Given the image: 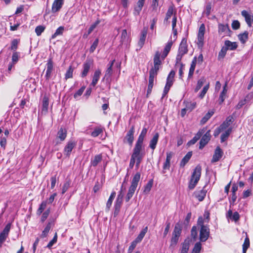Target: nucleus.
Segmentation results:
<instances>
[{
	"instance_id": "42",
	"label": "nucleus",
	"mask_w": 253,
	"mask_h": 253,
	"mask_svg": "<svg viewBox=\"0 0 253 253\" xmlns=\"http://www.w3.org/2000/svg\"><path fill=\"white\" fill-rule=\"evenodd\" d=\"M227 90L226 89V84H225L224 85V86L223 87V90L221 91V92L220 94V96H219V104L222 103L223 102V101H224V100L226 98V94L227 93Z\"/></svg>"
},
{
	"instance_id": "60",
	"label": "nucleus",
	"mask_w": 253,
	"mask_h": 253,
	"mask_svg": "<svg viewBox=\"0 0 253 253\" xmlns=\"http://www.w3.org/2000/svg\"><path fill=\"white\" fill-rule=\"evenodd\" d=\"M191 236L194 240H196L197 238V228L196 226H193L191 229Z\"/></svg>"
},
{
	"instance_id": "30",
	"label": "nucleus",
	"mask_w": 253,
	"mask_h": 253,
	"mask_svg": "<svg viewBox=\"0 0 253 253\" xmlns=\"http://www.w3.org/2000/svg\"><path fill=\"white\" fill-rule=\"evenodd\" d=\"M225 47L227 48V49L229 50H235L238 47V44L236 42H231L230 41L227 40L225 41Z\"/></svg>"
},
{
	"instance_id": "32",
	"label": "nucleus",
	"mask_w": 253,
	"mask_h": 253,
	"mask_svg": "<svg viewBox=\"0 0 253 253\" xmlns=\"http://www.w3.org/2000/svg\"><path fill=\"white\" fill-rule=\"evenodd\" d=\"M67 136V130L61 127L57 132V137L61 141H64Z\"/></svg>"
},
{
	"instance_id": "38",
	"label": "nucleus",
	"mask_w": 253,
	"mask_h": 253,
	"mask_svg": "<svg viewBox=\"0 0 253 253\" xmlns=\"http://www.w3.org/2000/svg\"><path fill=\"white\" fill-rule=\"evenodd\" d=\"M182 228L180 224H176L174 230L172 233V236L179 237L181 233Z\"/></svg>"
},
{
	"instance_id": "25",
	"label": "nucleus",
	"mask_w": 253,
	"mask_h": 253,
	"mask_svg": "<svg viewBox=\"0 0 253 253\" xmlns=\"http://www.w3.org/2000/svg\"><path fill=\"white\" fill-rule=\"evenodd\" d=\"M101 75V71L99 69L96 70L94 73L92 78V81L90 84L91 85L95 86L97 84Z\"/></svg>"
},
{
	"instance_id": "5",
	"label": "nucleus",
	"mask_w": 253,
	"mask_h": 253,
	"mask_svg": "<svg viewBox=\"0 0 253 253\" xmlns=\"http://www.w3.org/2000/svg\"><path fill=\"white\" fill-rule=\"evenodd\" d=\"M161 53L159 51H157L154 57V67L150 69V71H153L154 72L158 74L160 69L162 62L160 60Z\"/></svg>"
},
{
	"instance_id": "44",
	"label": "nucleus",
	"mask_w": 253,
	"mask_h": 253,
	"mask_svg": "<svg viewBox=\"0 0 253 253\" xmlns=\"http://www.w3.org/2000/svg\"><path fill=\"white\" fill-rule=\"evenodd\" d=\"M64 31V27L63 26H60L56 30L54 34H53L51 36V39H55L57 36L62 35L63 32Z\"/></svg>"
},
{
	"instance_id": "17",
	"label": "nucleus",
	"mask_w": 253,
	"mask_h": 253,
	"mask_svg": "<svg viewBox=\"0 0 253 253\" xmlns=\"http://www.w3.org/2000/svg\"><path fill=\"white\" fill-rule=\"evenodd\" d=\"M223 154V152L221 148L217 146L214 151V154L213 155L211 162L215 163L218 162L222 157Z\"/></svg>"
},
{
	"instance_id": "55",
	"label": "nucleus",
	"mask_w": 253,
	"mask_h": 253,
	"mask_svg": "<svg viewBox=\"0 0 253 253\" xmlns=\"http://www.w3.org/2000/svg\"><path fill=\"white\" fill-rule=\"evenodd\" d=\"M45 27L43 26L40 25L37 26L35 29V32L37 36H40L42 33L44 31Z\"/></svg>"
},
{
	"instance_id": "50",
	"label": "nucleus",
	"mask_w": 253,
	"mask_h": 253,
	"mask_svg": "<svg viewBox=\"0 0 253 253\" xmlns=\"http://www.w3.org/2000/svg\"><path fill=\"white\" fill-rule=\"evenodd\" d=\"M202 249V245L201 243L198 242L195 244L193 249L192 253H199Z\"/></svg>"
},
{
	"instance_id": "2",
	"label": "nucleus",
	"mask_w": 253,
	"mask_h": 253,
	"mask_svg": "<svg viewBox=\"0 0 253 253\" xmlns=\"http://www.w3.org/2000/svg\"><path fill=\"white\" fill-rule=\"evenodd\" d=\"M140 178V173L137 172L133 176L132 180L131 185L129 188L128 192L126 197V201L128 202L131 198L133 196L135 191L138 186V182Z\"/></svg>"
},
{
	"instance_id": "27",
	"label": "nucleus",
	"mask_w": 253,
	"mask_h": 253,
	"mask_svg": "<svg viewBox=\"0 0 253 253\" xmlns=\"http://www.w3.org/2000/svg\"><path fill=\"white\" fill-rule=\"evenodd\" d=\"M172 45V42L171 41H169L166 44L161 57L163 59H164L168 55L169 51L170 50L171 46Z\"/></svg>"
},
{
	"instance_id": "61",
	"label": "nucleus",
	"mask_w": 253,
	"mask_h": 253,
	"mask_svg": "<svg viewBox=\"0 0 253 253\" xmlns=\"http://www.w3.org/2000/svg\"><path fill=\"white\" fill-rule=\"evenodd\" d=\"M57 233H55L54 237L53 239L48 243L47 244L46 247L50 249L51 248V247L53 245L54 243H55L57 242Z\"/></svg>"
},
{
	"instance_id": "58",
	"label": "nucleus",
	"mask_w": 253,
	"mask_h": 253,
	"mask_svg": "<svg viewBox=\"0 0 253 253\" xmlns=\"http://www.w3.org/2000/svg\"><path fill=\"white\" fill-rule=\"evenodd\" d=\"M100 23V20L97 19L94 23L92 24L88 30V34H90Z\"/></svg>"
},
{
	"instance_id": "4",
	"label": "nucleus",
	"mask_w": 253,
	"mask_h": 253,
	"mask_svg": "<svg viewBox=\"0 0 253 253\" xmlns=\"http://www.w3.org/2000/svg\"><path fill=\"white\" fill-rule=\"evenodd\" d=\"M205 33V26L202 24L199 29L197 43L199 47H202L204 44V35Z\"/></svg>"
},
{
	"instance_id": "16",
	"label": "nucleus",
	"mask_w": 253,
	"mask_h": 253,
	"mask_svg": "<svg viewBox=\"0 0 253 253\" xmlns=\"http://www.w3.org/2000/svg\"><path fill=\"white\" fill-rule=\"evenodd\" d=\"M48 105H49V98L46 95H44L42 100V110L41 113L42 114L45 115L47 112L48 109Z\"/></svg>"
},
{
	"instance_id": "22",
	"label": "nucleus",
	"mask_w": 253,
	"mask_h": 253,
	"mask_svg": "<svg viewBox=\"0 0 253 253\" xmlns=\"http://www.w3.org/2000/svg\"><path fill=\"white\" fill-rule=\"evenodd\" d=\"M205 130L204 129H200L198 132L196 133L195 136L188 142V145H193L200 138L202 135L205 132Z\"/></svg>"
},
{
	"instance_id": "28",
	"label": "nucleus",
	"mask_w": 253,
	"mask_h": 253,
	"mask_svg": "<svg viewBox=\"0 0 253 253\" xmlns=\"http://www.w3.org/2000/svg\"><path fill=\"white\" fill-rule=\"evenodd\" d=\"M123 200L116 199L114 206V215L116 216L118 215L122 204Z\"/></svg>"
},
{
	"instance_id": "10",
	"label": "nucleus",
	"mask_w": 253,
	"mask_h": 253,
	"mask_svg": "<svg viewBox=\"0 0 253 253\" xmlns=\"http://www.w3.org/2000/svg\"><path fill=\"white\" fill-rule=\"evenodd\" d=\"M53 70V63L52 58H50L46 63V70L45 78L46 80H49L51 77V74Z\"/></svg>"
},
{
	"instance_id": "39",
	"label": "nucleus",
	"mask_w": 253,
	"mask_h": 253,
	"mask_svg": "<svg viewBox=\"0 0 253 253\" xmlns=\"http://www.w3.org/2000/svg\"><path fill=\"white\" fill-rule=\"evenodd\" d=\"M185 108L189 112L192 111L196 106V103L195 102L184 101Z\"/></svg>"
},
{
	"instance_id": "43",
	"label": "nucleus",
	"mask_w": 253,
	"mask_h": 253,
	"mask_svg": "<svg viewBox=\"0 0 253 253\" xmlns=\"http://www.w3.org/2000/svg\"><path fill=\"white\" fill-rule=\"evenodd\" d=\"M206 82V79L204 77L201 78L197 82V85L195 88V92H197L203 85Z\"/></svg>"
},
{
	"instance_id": "45",
	"label": "nucleus",
	"mask_w": 253,
	"mask_h": 253,
	"mask_svg": "<svg viewBox=\"0 0 253 253\" xmlns=\"http://www.w3.org/2000/svg\"><path fill=\"white\" fill-rule=\"evenodd\" d=\"M189 248L188 241H185L182 244V248L180 253H187Z\"/></svg>"
},
{
	"instance_id": "56",
	"label": "nucleus",
	"mask_w": 253,
	"mask_h": 253,
	"mask_svg": "<svg viewBox=\"0 0 253 253\" xmlns=\"http://www.w3.org/2000/svg\"><path fill=\"white\" fill-rule=\"evenodd\" d=\"M213 112H209L208 113H207L205 116L202 118L201 120V122L202 124H205L207 122V121L211 117V116L213 115Z\"/></svg>"
},
{
	"instance_id": "40",
	"label": "nucleus",
	"mask_w": 253,
	"mask_h": 253,
	"mask_svg": "<svg viewBox=\"0 0 253 253\" xmlns=\"http://www.w3.org/2000/svg\"><path fill=\"white\" fill-rule=\"evenodd\" d=\"M147 230H148V227L146 226L141 230V231L140 232L139 234L138 235L137 238L135 239V240H136L137 242L140 243L142 241L143 238H144L145 235L146 234V233L147 232Z\"/></svg>"
},
{
	"instance_id": "24",
	"label": "nucleus",
	"mask_w": 253,
	"mask_h": 253,
	"mask_svg": "<svg viewBox=\"0 0 253 253\" xmlns=\"http://www.w3.org/2000/svg\"><path fill=\"white\" fill-rule=\"evenodd\" d=\"M147 34V29L146 28H144L141 32L140 39L138 43V45L140 46V47H142L145 42Z\"/></svg>"
},
{
	"instance_id": "9",
	"label": "nucleus",
	"mask_w": 253,
	"mask_h": 253,
	"mask_svg": "<svg viewBox=\"0 0 253 253\" xmlns=\"http://www.w3.org/2000/svg\"><path fill=\"white\" fill-rule=\"evenodd\" d=\"M93 65V61L91 60L87 59L83 64V70L81 73V77L84 78L86 77L91 68Z\"/></svg>"
},
{
	"instance_id": "20",
	"label": "nucleus",
	"mask_w": 253,
	"mask_h": 253,
	"mask_svg": "<svg viewBox=\"0 0 253 253\" xmlns=\"http://www.w3.org/2000/svg\"><path fill=\"white\" fill-rule=\"evenodd\" d=\"M188 52L187 40L185 39H183L179 45L178 49V53L184 55Z\"/></svg>"
},
{
	"instance_id": "21",
	"label": "nucleus",
	"mask_w": 253,
	"mask_h": 253,
	"mask_svg": "<svg viewBox=\"0 0 253 253\" xmlns=\"http://www.w3.org/2000/svg\"><path fill=\"white\" fill-rule=\"evenodd\" d=\"M145 0H139L136 5L134 6L133 14L135 16L138 15L144 5Z\"/></svg>"
},
{
	"instance_id": "54",
	"label": "nucleus",
	"mask_w": 253,
	"mask_h": 253,
	"mask_svg": "<svg viewBox=\"0 0 253 253\" xmlns=\"http://www.w3.org/2000/svg\"><path fill=\"white\" fill-rule=\"evenodd\" d=\"M209 88V84H208L206 85L204 87L202 90L201 91V92H200V93L199 95V97L201 99H202L204 98L206 93H207V91L208 90Z\"/></svg>"
},
{
	"instance_id": "7",
	"label": "nucleus",
	"mask_w": 253,
	"mask_h": 253,
	"mask_svg": "<svg viewBox=\"0 0 253 253\" xmlns=\"http://www.w3.org/2000/svg\"><path fill=\"white\" fill-rule=\"evenodd\" d=\"M76 146V142L73 140H69L65 147H64V150H63V153L64 155H65L66 157H69L70 156V154L71 153V152L72 150L75 148Z\"/></svg>"
},
{
	"instance_id": "47",
	"label": "nucleus",
	"mask_w": 253,
	"mask_h": 253,
	"mask_svg": "<svg viewBox=\"0 0 253 253\" xmlns=\"http://www.w3.org/2000/svg\"><path fill=\"white\" fill-rule=\"evenodd\" d=\"M173 13V6H170L166 13V18L165 21H168L169 19L171 17Z\"/></svg>"
},
{
	"instance_id": "6",
	"label": "nucleus",
	"mask_w": 253,
	"mask_h": 253,
	"mask_svg": "<svg viewBox=\"0 0 253 253\" xmlns=\"http://www.w3.org/2000/svg\"><path fill=\"white\" fill-rule=\"evenodd\" d=\"M210 229L208 225H203L200 230V240L201 242H205L209 238Z\"/></svg>"
},
{
	"instance_id": "49",
	"label": "nucleus",
	"mask_w": 253,
	"mask_h": 253,
	"mask_svg": "<svg viewBox=\"0 0 253 253\" xmlns=\"http://www.w3.org/2000/svg\"><path fill=\"white\" fill-rule=\"evenodd\" d=\"M153 181L152 179L150 180L147 184L144 186L143 192L148 193L150 192L152 187Z\"/></svg>"
},
{
	"instance_id": "18",
	"label": "nucleus",
	"mask_w": 253,
	"mask_h": 253,
	"mask_svg": "<svg viewBox=\"0 0 253 253\" xmlns=\"http://www.w3.org/2000/svg\"><path fill=\"white\" fill-rule=\"evenodd\" d=\"M205 187H204L201 190H197L194 193V196L198 199L199 201H202L207 193V190L205 189Z\"/></svg>"
},
{
	"instance_id": "41",
	"label": "nucleus",
	"mask_w": 253,
	"mask_h": 253,
	"mask_svg": "<svg viewBox=\"0 0 253 253\" xmlns=\"http://www.w3.org/2000/svg\"><path fill=\"white\" fill-rule=\"evenodd\" d=\"M249 33L247 31L238 35V38L242 43H245L248 39Z\"/></svg>"
},
{
	"instance_id": "11",
	"label": "nucleus",
	"mask_w": 253,
	"mask_h": 253,
	"mask_svg": "<svg viewBox=\"0 0 253 253\" xmlns=\"http://www.w3.org/2000/svg\"><path fill=\"white\" fill-rule=\"evenodd\" d=\"M134 126H132L130 129L127 131V134L125 137L124 142H125L126 140V142L129 144V145H131L134 140Z\"/></svg>"
},
{
	"instance_id": "37",
	"label": "nucleus",
	"mask_w": 253,
	"mask_h": 253,
	"mask_svg": "<svg viewBox=\"0 0 253 253\" xmlns=\"http://www.w3.org/2000/svg\"><path fill=\"white\" fill-rule=\"evenodd\" d=\"M53 225L52 222H49L48 224L46 225V227L42 231V233L41 235V237L42 238L46 237L50 230L52 225Z\"/></svg>"
},
{
	"instance_id": "63",
	"label": "nucleus",
	"mask_w": 253,
	"mask_h": 253,
	"mask_svg": "<svg viewBox=\"0 0 253 253\" xmlns=\"http://www.w3.org/2000/svg\"><path fill=\"white\" fill-rule=\"evenodd\" d=\"M50 211L49 209L45 211L42 214V217H41V221L42 222H43L47 218L49 214Z\"/></svg>"
},
{
	"instance_id": "3",
	"label": "nucleus",
	"mask_w": 253,
	"mask_h": 253,
	"mask_svg": "<svg viewBox=\"0 0 253 253\" xmlns=\"http://www.w3.org/2000/svg\"><path fill=\"white\" fill-rule=\"evenodd\" d=\"M143 145L136 143L133 150L131 157L136 159H143L145 155Z\"/></svg>"
},
{
	"instance_id": "62",
	"label": "nucleus",
	"mask_w": 253,
	"mask_h": 253,
	"mask_svg": "<svg viewBox=\"0 0 253 253\" xmlns=\"http://www.w3.org/2000/svg\"><path fill=\"white\" fill-rule=\"evenodd\" d=\"M178 239L179 237L172 236L170 241V247H174L177 244Z\"/></svg>"
},
{
	"instance_id": "19",
	"label": "nucleus",
	"mask_w": 253,
	"mask_h": 253,
	"mask_svg": "<svg viewBox=\"0 0 253 253\" xmlns=\"http://www.w3.org/2000/svg\"><path fill=\"white\" fill-rule=\"evenodd\" d=\"M64 3L63 0H54L52 5L51 10L55 13L60 10Z\"/></svg>"
},
{
	"instance_id": "14",
	"label": "nucleus",
	"mask_w": 253,
	"mask_h": 253,
	"mask_svg": "<svg viewBox=\"0 0 253 253\" xmlns=\"http://www.w3.org/2000/svg\"><path fill=\"white\" fill-rule=\"evenodd\" d=\"M173 156V153L172 152H169L167 153V157L165 162L164 163L163 167V173L166 172L165 170L169 169L170 168V161Z\"/></svg>"
},
{
	"instance_id": "26",
	"label": "nucleus",
	"mask_w": 253,
	"mask_h": 253,
	"mask_svg": "<svg viewBox=\"0 0 253 253\" xmlns=\"http://www.w3.org/2000/svg\"><path fill=\"white\" fill-rule=\"evenodd\" d=\"M159 136V133L158 132L156 133L153 136L152 139L150 141L149 147L153 150L156 148V145L158 143Z\"/></svg>"
},
{
	"instance_id": "13",
	"label": "nucleus",
	"mask_w": 253,
	"mask_h": 253,
	"mask_svg": "<svg viewBox=\"0 0 253 253\" xmlns=\"http://www.w3.org/2000/svg\"><path fill=\"white\" fill-rule=\"evenodd\" d=\"M242 15L245 18V21L249 27H251L253 23V14L244 10L241 12Z\"/></svg>"
},
{
	"instance_id": "48",
	"label": "nucleus",
	"mask_w": 253,
	"mask_h": 253,
	"mask_svg": "<svg viewBox=\"0 0 253 253\" xmlns=\"http://www.w3.org/2000/svg\"><path fill=\"white\" fill-rule=\"evenodd\" d=\"M74 71V68L72 66H70L65 74V78L67 80L73 77V73Z\"/></svg>"
},
{
	"instance_id": "46",
	"label": "nucleus",
	"mask_w": 253,
	"mask_h": 253,
	"mask_svg": "<svg viewBox=\"0 0 253 253\" xmlns=\"http://www.w3.org/2000/svg\"><path fill=\"white\" fill-rule=\"evenodd\" d=\"M46 207V202L43 201L41 203V204L40 205V207L37 211V214L39 215H41V213L44 211V210L45 209Z\"/></svg>"
},
{
	"instance_id": "29",
	"label": "nucleus",
	"mask_w": 253,
	"mask_h": 253,
	"mask_svg": "<svg viewBox=\"0 0 253 253\" xmlns=\"http://www.w3.org/2000/svg\"><path fill=\"white\" fill-rule=\"evenodd\" d=\"M104 128L101 126H96L94 128L93 131L91 133V136L93 137L98 136L103 132Z\"/></svg>"
},
{
	"instance_id": "53",
	"label": "nucleus",
	"mask_w": 253,
	"mask_h": 253,
	"mask_svg": "<svg viewBox=\"0 0 253 253\" xmlns=\"http://www.w3.org/2000/svg\"><path fill=\"white\" fill-rule=\"evenodd\" d=\"M127 40V34L126 30L122 31L121 37V42L123 43L126 42Z\"/></svg>"
},
{
	"instance_id": "59",
	"label": "nucleus",
	"mask_w": 253,
	"mask_h": 253,
	"mask_svg": "<svg viewBox=\"0 0 253 253\" xmlns=\"http://www.w3.org/2000/svg\"><path fill=\"white\" fill-rule=\"evenodd\" d=\"M99 40L98 39H95V40L94 41L93 43L91 45L90 49L89 51L90 53H92L94 52V51L95 50L96 48L97 47L98 44Z\"/></svg>"
},
{
	"instance_id": "64",
	"label": "nucleus",
	"mask_w": 253,
	"mask_h": 253,
	"mask_svg": "<svg viewBox=\"0 0 253 253\" xmlns=\"http://www.w3.org/2000/svg\"><path fill=\"white\" fill-rule=\"evenodd\" d=\"M240 24L238 20H234L232 23V28L234 30H237L240 28Z\"/></svg>"
},
{
	"instance_id": "57",
	"label": "nucleus",
	"mask_w": 253,
	"mask_h": 253,
	"mask_svg": "<svg viewBox=\"0 0 253 253\" xmlns=\"http://www.w3.org/2000/svg\"><path fill=\"white\" fill-rule=\"evenodd\" d=\"M244 100L247 104L251 103V101L253 100V92H251L249 93L245 97Z\"/></svg>"
},
{
	"instance_id": "34",
	"label": "nucleus",
	"mask_w": 253,
	"mask_h": 253,
	"mask_svg": "<svg viewBox=\"0 0 253 253\" xmlns=\"http://www.w3.org/2000/svg\"><path fill=\"white\" fill-rule=\"evenodd\" d=\"M231 131H232V128L230 127V128H228L227 129H226L224 132H223L221 134V137H220L221 143L225 142L227 139V138L229 136Z\"/></svg>"
},
{
	"instance_id": "33",
	"label": "nucleus",
	"mask_w": 253,
	"mask_h": 253,
	"mask_svg": "<svg viewBox=\"0 0 253 253\" xmlns=\"http://www.w3.org/2000/svg\"><path fill=\"white\" fill-rule=\"evenodd\" d=\"M147 132V129L145 127H144L142 129V130L141 132V133L140 134L136 143L143 145V140H144V137L146 136Z\"/></svg>"
},
{
	"instance_id": "52",
	"label": "nucleus",
	"mask_w": 253,
	"mask_h": 253,
	"mask_svg": "<svg viewBox=\"0 0 253 253\" xmlns=\"http://www.w3.org/2000/svg\"><path fill=\"white\" fill-rule=\"evenodd\" d=\"M227 51V48H226L225 47H222L221 50L219 51V52L218 53V60L223 59L225 57V56L226 54Z\"/></svg>"
},
{
	"instance_id": "35",
	"label": "nucleus",
	"mask_w": 253,
	"mask_h": 253,
	"mask_svg": "<svg viewBox=\"0 0 253 253\" xmlns=\"http://www.w3.org/2000/svg\"><path fill=\"white\" fill-rule=\"evenodd\" d=\"M192 155V152H188L186 155L184 157V158L182 159L180 166L181 167H184L185 165L188 162L189 160L190 159L191 156Z\"/></svg>"
},
{
	"instance_id": "12",
	"label": "nucleus",
	"mask_w": 253,
	"mask_h": 253,
	"mask_svg": "<svg viewBox=\"0 0 253 253\" xmlns=\"http://www.w3.org/2000/svg\"><path fill=\"white\" fill-rule=\"evenodd\" d=\"M211 139L210 130H208L206 133L202 136L200 143H199V149H202L205 145L209 142Z\"/></svg>"
},
{
	"instance_id": "8",
	"label": "nucleus",
	"mask_w": 253,
	"mask_h": 253,
	"mask_svg": "<svg viewBox=\"0 0 253 253\" xmlns=\"http://www.w3.org/2000/svg\"><path fill=\"white\" fill-rule=\"evenodd\" d=\"M157 73L154 72L153 71H149V84L147 91V96H148L151 93L154 85V78L157 76Z\"/></svg>"
},
{
	"instance_id": "23",
	"label": "nucleus",
	"mask_w": 253,
	"mask_h": 253,
	"mask_svg": "<svg viewBox=\"0 0 253 253\" xmlns=\"http://www.w3.org/2000/svg\"><path fill=\"white\" fill-rule=\"evenodd\" d=\"M10 229V224H7L0 234V240L5 241Z\"/></svg>"
},
{
	"instance_id": "36",
	"label": "nucleus",
	"mask_w": 253,
	"mask_h": 253,
	"mask_svg": "<svg viewBox=\"0 0 253 253\" xmlns=\"http://www.w3.org/2000/svg\"><path fill=\"white\" fill-rule=\"evenodd\" d=\"M229 31V27L227 25L222 24H218V33L220 35L227 33Z\"/></svg>"
},
{
	"instance_id": "15",
	"label": "nucleus",
	"mask_w": 253,
	"mask_h": 253,
	"mask_svg": "<svg viewBox=\"0 0 253 253\" xmlns=\"http://www.w3.org/2000/svg\"><path fill=\"white\" fill-rule=\"evenodd\" d=\"M115 62V60L114 59L110 61L109 63L107 65V68L105 71V74L104 75V79H106L108 80L111 77L113 71V66Z\"/></svg>"
},
{
	"instance_id": "51",
	"label": "nucleus",
	"mask_w": 253,
	"mask_h": 253,
	"mask_svg": "<svg viewBox=\"0 0 253 253\" xmlns=\"http://www.w3.org/2000/svg\"><path fill=\"white\" fill-rule=\"evenodd\" d=\"M250 247V240L247 237L245 239L244 243L243 245V253H246L247 249Z\"/></svg>"
},
{
	"instance_id": "31",
	"label": "nucleus",
	"mask_w": 253,
	"mask_h": 253,
	"mask_svg": "<svg viewBox=\"0 0 253 253\" xmlns=\"http://www.w3.org/2000/svg\"><path fill=\"white\" fill-rule=\"evenodd\" d=\"M102 160V156L101 154H98L94 156L90 161L91 165L93 167H96L97 165L101 162Z\"/></svg>"
},
{
	"instance_id": "1",
	"label": "nucleus",
	"mask_w": 253,
	"mask_h": 253,
	"mask_svg": "<svg viewBox=\"0 0 253 253\" xmlns=\"http://www.w3.org/2000/svg\"><path fill=\"white\" fill-rule=\"evenodd\" d=\"M202 168L198 165L194 169L189 182L188 188L189 190H193L196 187L199 181L201 175Z\"/></svg>"
}]
</instances>
